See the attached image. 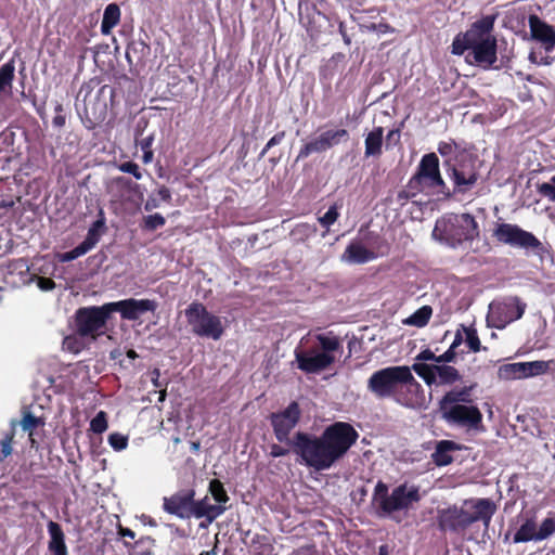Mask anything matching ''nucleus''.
<instances>
[{"label":"nucleus","mask_w":555,"mask_h":555,"mask_svg":"<svg viewBox=\"0 0 555 555\" xmlns=\"http://www.w3.org/2000/svg\"><path fill=\"white\" fill-rule=\"evenodd\" d=\"M366 28L369 30L376 31L378 34H387V33L393 31L388 25L382 24V23H379V24L372 23V24L367 25Z\"/></svg>","instance_id":"nucleus-53"},{"label":"nucleus","mask_w":555,"mask_h":555,"mask_svg":"<svg viewBox=\"0 0 555 555\" xmlns=\"http://www.w3.org/2000/svg\"><path fill=\"white\" fill-rule=\"evenodd\" d=\"M349 133L346 129H328L321 132L310 142L306 143L298 153L299 158H307L309 155L313 153H322L325 152L333 146L339 144L343 140H347Z\"/></svg>","instance_id":"nucleus-16"},{"label":"nucleus","mask_w":555,"mask_h":555,"mask_svg":"<svg viewBox=\"0 0 555 555\" xmlns=\"http://www.w3.org/2000/svg\"><path fill=\"white\" fill-rule=\"evenodd\" d=\"M413 371L431 386L433 384H453L460 379L459 371L447 364L414 363Z\"/></svg>","instance_id":"nucleus-15"},{"label":"nucleus","mask_w":555,"mask_h":555,"mask_svg":"<svg viewBox=\"0 0 555 555\" xmlns=\"http://www.w3.org/2000/svg\"><path fill=\"white\" fill-rule=\"evenodd\" d=\"M410 376V367L389 366L376 371L367 382V388L379 398L390 397L400 390L404 378Z\"/></svg>","instance_id":"nucleus-10"},{"label":"nucleus","mask_w":555,"mask_h":555,"mask_svg":"<svg viewBox=\"0 0 555 555\" xmlns=\"http://www.w3.org/2000/svg\"><path fill=\"white\" fill-rule=\"evenodd\" d=\"M34 279L35 276L29 273V264L24 258L13 260L7 267L4 280L13 287L29 284Z\"/></svg>","instance_id":"nucleus-24"},{"label":"nucleus","mask_w":555,"mask_h":555,"mask_svg":"<svg viewBox=\"0 0 555 555\" xmlns=\"http://www.w3.org/2000/svg\"><path fill=\"white\" fill-rule=\"evenodd\" d=\"M415 360V363H425L427 361H433L435 362L434 364H437V356L430 349H425L421 351L416 356Z\"/></svg>","instance_id":"nucleus-47"},{"label":"nucleus","mask_w":555,"mask_h":555,"mask_svg":"<svg viewBox=\"0 0 555 555\" xmlns=\"http://www.w3.org/2000/svg\"><path fill=\"white\" fill-rule=\"evenodd\" d=\"M496 511L490 499L465 500L461 506H451L439 511L438 524L444 531L463 532L472 524L482 521L487 528Z\"/></svg>","instance_id":"nucleus-3"},{"label":"nucleus","mask_w":555,"mask_h":555,"mask_svg":"<svg viewBox=\"0 0 555 555\" xmlns=\"http://www.w3.org/2000/svg\"><path fill=\"white\" fill-rule=\"evenodd\" d=\"M465 343L473 352H478L481 349V344L477 335V331L473 327H463Z\"/></svg>","instance_id":"nucleus-37"},{"label":"nucleus","mask_w":555,"mask_h":555,"mask_svg":"<svg viewBox=\"0 0 555 555\" xmlns=\"http://www.w3.org/2000/svg\"><path fill=\"white\" fill-rule=\"evenodd\" d=\"M462 341H465V336L463 334V328L462 330H459L455 334V337H454V340L453 343L451 344L450 348L455 350V348L457 346H460L462 344Z\"/></svg>","instance_id":"nucleus-57"},{"label":"nucleus","mask_w":555,"mask_h":555,"mask_svg":"<svg viewBox=\"0 0 555 555\" xmlns=\"http://www.w3.org/2000/svg\"><path fill=\"white\" fill-rule=\"evenodd\" d=\"M300 416V410L296 402H292L283 412L272 415V425L276 439L285 441L291 430L296 426Z\"/></svg>","instance_id":"nucleus-20"},{"label":"nucleus","mask_w":555,"mask_h":555,"mask_svg":"<svg viewBox=\"0 0 555 555\" xmlns=\"http://www.w3.org/2000/svg\"><path fill=\"white\" fill-rule=\"evenodd\" d=\"M383 135L382 127H376L370 131L365 137V157H378L383 151Z\"/></svg>","instance_id":"nucleus-30"},{"label":"nucleus","mask_w":555,"mask_h":555,"mask_svg":"<svg viewBox=\"0 0 555 555\" xmlns=\"http://www.w3.org/2000/svg\"><path fill=\"white\" fill-rule=\"evenodd\" d=\"M315 338L318 345L310 348L305 347L308 338H301L299 346L294 351L298 369L308 374L326 370L335 362V353L341 349V343L337 336L319 334Z\"/></svg>","instance_id":"nucleus-4"},{"label":"nucleus","mask_w":555,"mask_h":555,"mask_svg":"<svg viewBox=\"0 0 555 555\" xmlns=\"http://www.w3.org/2000/svg\"><path fill=\"white\" fill-rule=\"evenodd\" d=\"M90 429L95 434H102L107 429L106 413L100 411L90 423Z\"/></svg>","instance_id":"nucleus-40"},{"label":"nucleus","mask_w":555,"mask_h":555,"mask_svg":"<svg viewBox=\"0 0 555 555\" xmlns=\"http://www.w3.org/2000/svg\"><path fill=\"white\" fill-rule=\"evenodd\" d=\"M159 376H160V371L158 369L153 370V372H152V382H153L155 387H159L160 386V384L158 382Z\"/></svg>","instance_id":"nucleus-62"},{"label":"nucleus","mask_w":555,"mask_h":555,"mask_svg":"<svg viewBox=\"0 0 555 555\" xmlns=\"http://www.w3.org/2000/svg\"><path fill=\"white\" fill-rule=\"evenodd\" d=\"M433 237L452 248L479 237V225L469 214H448L436 221Z\"/></svg>","instance_id":"nucleus-5"},{"label":"nucleus","mask_w":555,"mask_h":555,"mask_svg":"<svg viewBox=\"0 0 555 555\" xmlns=\"http://www.w3.org/2000/svg\"><path fill=\"white\" fill-rule=\"evenodd\" d=\"M108 444L115 451H122L128 447V437L119 433H112L108 436Z\"/></svg>","instance_id":"nucleus-42"},{"label":"nucleus","mask_w":555,"mask_h":555,"mask_svg":"<svg viewBox=\"0 0 555 555\" xmlns=\"http://www.w3.org/2000/svg\"><path fill=\"white\" fill-rule=\"evenodd\" d=\"M157 207H159V199L154 196L149 197L144 205L146 211H151Z\"/></svg>","instance_id":"nucleus-56"},{"label":"nucleus","mask_w":555,"mask_h":555,"mask_svg":"<svg viewBox=\"0 0 555 555\" xmlns=\"http://www.w3.org/2000/svg\"><path fill=\"white\" fill-rule=\"evenodd\" d=\"M453 449L451 441L442 440L437 444L436 451L433 453L434 462L439 466L448 465L452 462L450 451Z\"/></svg>","instance_id":"nucleus-33"},{"label":"nucleus","mask_w":555,"mask_h":555,"mask_svg":"<svg viewBox=\"0 0 555 555\" xmlns=\"http://www.w3.org/2000/svg\"><path fill=\"white\" fill-rule=\"evenodd\" d=\"M111 310L105 304L102 307L81 308L76 313L77 331L82 336L95 337L104 327Z\"/></svg>","instance_id":"nucleus-14"},{"label":"nucleus","mask_w":555,"mask_h":555,"mask_svg":"<svg viewBox=\"0 0 555 555\" xmlns=\"http://www.w3.org/2000/svg\"><path fill=\"white\" fill-rule=\"evenodd\" d=\"M184 315L192 333L197 336L218 340L224 332L221 318L210 313L201 302H192Z\"/></svg>","instance_id":"nucleus-8"},{"label":"nucleus","mask_w":555,"mask_h":555,"mask_svg":"<svg viewBox=\"0 0 555 555\" xmlns=\"http://www.w3.org/2000/svg\"><path fill=\"white\" fill-rule=\"evenodd\" d=\"M492 236L496 242L511 247L543 251V244L531 233L519 225L507 222L495 223Z\"/></svg>","instance_id":"nucleus-11"},{"label":"nucleus","mask_w":555,"mask_h":555,"mask_svg":"<svg viewBox=\"0 0 555 555\" xmlns=\"http://www.w3.org/2000/svg\"><path fill=\"white\" fill-rule=\"evenodd\" d=\"M118 533L124 538L134 539L135 533L129 528L119 527Z\"/></svg>","instance_id":"nucleus-59"},{"label":"nucleus","mask_w":555,"mask_h":555,"mask_svg":"<svg viewBox=\"0 0 555 555\" xmlns=\"http://www.w3.org/2000/svg\"><path fill=\"white\" fill-rule=\"evenodd\" d=\"M37 285L44 292L51 291L55 287L54 281L49 278H37Z\"/></svg>","instance_id":"nucleus-49"},{"label":"nucleus","mask_w":555,"mask_h":555,"mask_svg":"<svg viewBox=\"0 0 555 555\" xmlns=\"http://www.w3.org/2000/svg\"><path fill=\"white\" fill-rule=\"evenodd\" d=\"M107 307L113 311L120 312L121 317L127 320H137L141 314L147 311H154L156 304L150 299H125L116 302L107 304Z\"/></svg>","instance_id":"nucleus-21"},{"label":"nucleus","mask_w":555,"mask_h":555,"mask_svg":"<svg viewBox=\"0 0 555 555\" xmlns=\"http://www.w3.org/2000/svg\"><path fill=\"white\" fill-rule=\"evenodd\" d=\"M38 424H39V418L34 416L30 413L24 414V416L21 421V426H22L23 430L29 431V436H31V430L34 428H36L38 426Z\"/></svg>","instance_id":"nucleus-46"},{"label":"nucleus","mask_w":555,"mask_h":555,"mask_svg":"<svg viewBox=\"0 0 555 555\" xmlns=\"http://www.w3.org/2000/svg\"><path fill=\"white\" fill-rule=\"evenodd\" d=\"M120 21V9L116 3H109L103 14L101 31L103 35H109L112 29Z\"/></svg>","instance_id":"nucleus-32"},{"label":"nucleus","mask_w":555,"mask_h":555,"mask_svg":"<svg viewBox=\"0 0 555 555\" xmlns=\"http://www.w3.org/2000/svg\"><path fill=\"white\" fill-rule=\"evenodd\" d=\"M378 555H389L388 546L387 545H380L378 548Z\"/></svg>","instance_id":"nucleus-64"},{"label":"nucleus","mask_w":555,"mask_h":555,"mask_svg":"<svg viewBox=\"0 0 555 555\" xmlns=\"http://www.w3.org/2000/svg\"><path fill=\"white\" fill-rule=\"evenodd\" d=\"M373 500L386 514L408 509L421 500L420 489L414 485L403 483L388 493L387 486L379 481L375 486Z\"/></svg>","instance_id":"nucleus-7"},{"label":"nucleus","mask_w":555,"mask_h":555,"mask_svg":"<svg viewBox=\"0 0 555 555\" xmlns=\"http://www.w3.org/2000/svg\"><path fill=\"white\" fill-rule=\"evenodd\" d=\"M555 532V520L545 518L540 526L533 518L526 519L514 535V542L542 541Z\"/></svg>","instance_id":"nucleus-18"},{"label":"nucleus","mask_w":555,"mask_h":555,"mask_svg":"<svg viewBox=\"0 0 555 555\" xmlns=\"http://www.w3.org/2000/svg\"><path fill=\"white\" fill-rule=\"evenodd\" d=\"M442 417L449 423L476 428L481 423L482 414L476 405L468 403L449 408Z\"/></svg>","instance_id":"nucleus-19"},{"label":"nucleus","mask_w":555,"mask_h":555,"mask_svg":"<svg viewBox=\"0 0 555 555\" xmlns=\"http://www.w3.org/2000/svg\"><path fill=\"white\" fill-rule=\"evenodd\" d=\"M455 358V351L449 348L441 356H437V364H446L452 362Z\"/></svg>","instance_id":"nucleus-51"},{"label":"nucleus","mask_w":555,"mask_h":555,"mask_svg":"<svg viewBox=\"0 0 555 555\" xmlns=\"http://www.w3.org/2000/svg\"><path fill=\"white\" fill-rule=\"evenodd\" d=\"M338 217L339 212L337 206L333 205L323 216L318 218V221L323 228H325L326 232H328L330 228L337 221Z\"/></svg>","instance_id":"nucleus-38"},{"label":"nucleus","mask_w":555,"mask_h":555,"mask_svg":"<svg viewBox=\"0 0 555 555\" xmlns=\"http://www.w3.org/2000/svg\"><path fill=\"white\" fill-rule=\"evenodd\" d=\"M288 453V451L286 449H284L283 447H280L278 444H273L271 447V450H270V454L271 456L273 457H280V456H284Z\"/></svg>","instance_id":"nucleus-55"},{"label":"nucleus","mask_w":555,"mask_h":555,"mask_svg":"<svg viewBox=\"0 0 555 555\" xmlns=\"http://www.w3.org/2000/svg\"><path fill=\"white\" fill-rule=\"evenodd\" d=\"M455 145L451 142H441L438 146V152L444 156L449 157L454 153Z\"/></svg>","instance_id":"nucleus-48"},{"label":"nucleus","mask_w":555,"mask_h":555,"mask_svg":"<svg viewBox=\"0 0 555 555\" xmlns=\"http://www.w3.org/2000/svg\"><path fill=\"white\" fill-rule=\"evenodd\" d=\"M411 370L413 369L410 367V371ZM397 401L411 409H424L429 402L423 387L411 372L410 376L402 380L400 390L397 392Z\"/></svg>","instance_id":"nucleus-17"},{"label":"nucleus","mask_w":555,"mask_h":555,"mask_svg":"<svg viewBox=\"0 0 555 555\" xmlns=\"http://www.w3.org/2000/svg\"><path fill=\"white\" fill-rule=\"evenodd\" d=\"M157 198L159 199V202H169L171 199V194H170V191L169 189H167L166 186H162L158 191H157Z\"/></svg>","instance_id":"nucleus-54"},{"label":"nucleus","mask_w":555,"mask_h":555,"mask_svg":"<svg viewBox=\"0 0 555 555\" xmlns=\"http://www.w3.org/2000/svg\"><path fill=\"white\" fill-rule=\"evenodd\" d=\"M431 314H433L431 307L423 306L422 308L416 310L413 314H411L409 318H406L403 321V324L416 326V327H423L428 323Z\"/></svg>","instance_id":"nucleus-34"},{"label":"nucleus","mask_w":555,"mask_h":555,"mask_svg":"<svg viewBox=\"0 0 555 555\" xmlns=\"http://www.w3.org/2000/svg\"><path fill=\"white\" fill-rule=\"evenodd\" d=\"M297 231H301L304 233H307V234H311V233H314L317 231V229L308 223H304V224H300L297 227L296 229Z\"/></svg>","instance_id":"nucleus-60"},{"label":"nucleus","mask_w":555,"mask_h":555,"mask_svg":"<svg viewBox=\"0 0 555 555\" xmlns=\"http://www.w3.org/2000/svg\"><path fill=\"white\" fill-rule=\"evenodd\" d=\"M106 230V220L103 209L99 210V218L95 220L88 230L87 236L82 244L88 250H91L100 241L101 236Z\"/></svg>","instance_id":"nucleus-29"},{"label":"nucleus","mask_w":555,"mask_h":555,"mask_svg":"<svg viewBox=\"0 0 555 555\" xmlns=\"http://www.w3.org/2000/svg\"><path fill=\"white\" fill-rule=\"evenodd\" d=\"M446 165L449 168V177L454 184L455 193L469 191L479 178L477 159L472 155L462 153L454 160L448 158Z\"/></svg>","instance_id":"nucleus-9"},{"label":"nucleus","mask_w":555,"mask_h":555,"mask_svg":"<svg viewBox=\"0 0 555 555\" xmlns=\"http://www.w3.org/2000/svg\"><path fill=\"white\" fill-rule=\"evenodd\" d=\"M119 170L132 175L137 180L142 179V172L138 164L126 162L119 165Z\"/></svg>","instance_id":"nucleus-45"},{"label":"nucleus","mask_w":555,"mask_h":555,"mask_svg":"<svg viewBox=\"0 0 555 555\" xmlns=\"http://www.w3.org/2000/svg\"><path fill=\"white\" fill-rule=\"evenodd\" d=\"M83 347L82 341L77 336H67L63 340V349L73 353H78Z\"/></svg>","instance_id":"nucleus-43"},{"label":"nucleus","mask_w":555,"mask_h":555,"mask_svg":"<svg viewBox=\"0 0 555 555\" xmlns=\"http://www.w3.org/2000/svg\"><path fill=\"white\" fill-rule=\"evenodd\" d=\"M153 159V152L152 151H143V162L145 164L151 163Z\"/></svg>","instance_id":"nucleus-63"},{"label":"nucleus","mask_w":555,"mask_h":555,"mask_svg":"<svg viewBox=\"0 0 555 555\" xmlns=\"http://www.w3.org/2000/svg\"><path fill=\"white\" fill-rule=\"evenodd\" d=\"M144 228L147 230H156L165 224V218L159 214L144 217Z\"/></svg>","instance_id":"nucleus-44"},{"label":"nucleus","mask_w":555,"mask_h":555,"mask_svg":"<svg viewBox=\"0 0 555 555\" xmlns=\"http://www.w3.org/2000/svg\"><path fill=\"white\" fill-rule=\"evenodd\" d=\"M495 15H487L475 22L464 34L454 38L452 53L462 55L465 51L466 61L483 68L496 61V40L492 35Z\"/></svg>","instance_id":"nucleus-2"},{"label":"nucleus","mask_w":555,"mask_h":555,"mask_svg":"<svg viewBox=\"0 0 555 555\" xmlns=\"http://www.w3.org/2000/svg\"><path fill=\"white\" fill-rule=\"evenodd\" d=\"M12 453V437L5 438L1 442V460L8 457Z\"/></svg>","instance_id":"nucleus-52"},{"label":"nucleus","mask_w":555,"mask_h":555,"mask_svg":"<svg viewBox=\"0 0 555 555\" xmlns=\"http://www.w3.org/2000/svg\"><path fill=\"white\" fill-rule=\"evenodd\" d=\"M358 434L347 423L338 422L327 427L320 437L298 433L293 441L299 463L315 470L333 466L357 441Z\"/></svg>","instance_id":"nucleus-1"},{"label":"nucleus","mask_w":555,"mask_h":555,"mask_svg":"<svg viewBox=\"0 0 555 555\" xmlns=\"http://www.w3.org/2000/svg\"><path fill=\"white\" fill-rule=\"evenodd\" d=\"M52 122H53V125H54L55 127L61 128V127H63V126L65 125V117H64L63 115L59 114V115H56V116L53 118V121H52Z\"/></svg>","instance_id":"nucleus-61"},{"label":"nucleus","mask_w":555,"mask_h":555,"mask_svg":"<svg viewBox=\"0 0 555 555\" xmlns=\"http://www.w3.org/2000/svg\"><path fill=\"white\" fill-rule=\"evenodd\" d=\"M375 258V254L360 243H350L344 254L341 261L347 263H365Z\"/></svg>","instance_id":"nucleus-25"},{"label":"nucleus","mask_w":555,"mask_h":555,"mask_svg":"<svg viewBox=\"0 0 555 555\" xmlns=\"http://www.w3.org/2000/svg\"><path fill=\"white\" fill-rule=\"evenodd\" d=\"M193 490L180 491L170 498L164 499V509L182 519L193 517Z\"/></svg>","instance_id":"nucleus-22"},{"label":"nucleus","mask_w":555,"mask_h":555,"mask_svg":"<svg viewBox=\"0 0 555 555\" xmlns=\"http://www.w3.org/2000/svg\"><path fill=\"white\" fill-rule=\"evenodd\" d=\"M209 491H210L214 500L217 503H219L218 505H221V504L228 502L229 496H228L222 483L218 479H214L210 481Z\"/></svg>","instance_id":"nucleus-36"},{"label":"nucleus","mask_w":555,"mask_h":555,"mask_svg":"<svg viewBox=\"0 0 555 555\" xmlns=\"http://www.w3.org/2000/svg\"><path fill=\"white\" fill-rule=\"evenodd\" d=\"M470 396V388L464 387L460 389H453L444 395V397L440 401V411L441 414L448 412V409L451 406H460L463 404H468Z\"/></svg>","instance_id":"nucleus-28"},{"label":"nucleus","mask_w":555,"mask_h":555,"mask_svg":"<svg viewBox=\"0 0 555 555\" xmlns=\"http://www.w3.org/2000/svg\"><path fill=\"white\" fill-rule=\"evenodd\" d=\"M538 192L551 202H555V176L548 181L538 184Z\"/></svg>","instance_id":"nucleus-39"},{"label":"nucleus","mask_w":555,"mask_h":555,"mask_svg":"<svg viewBox=\"0 0 555 555\" xmlns=\"http://www.w3.org/2000/svg\"><path fill=\"white\" fill-rule=\"evenodd\" d=\"M224 507L222 505L211 504L208 496L199 501L193 500V517L194 518H208L209 521H212L218 516H220L224 512Z\"/></svg>","instance_id":"nucleus-26"},{"label":"nucleus","mask_w":555,"mask_h":555,"mask_svg":"<svg viewBox=\"0 0 555 555\" xmlns=\"http://www.w3.org/2000/svg\"><path fill=\"white\" fill-rule=\"evenodd\" d=\"M14 73L15 64L13 60L9 61L0 67V92H3L12 87Z\"/></svg>","instance_id":"nucleus-35"},{"label":"nucleus","mask_w":555,"mask_h":555,"mask_svg":"<svg viewBox=\"0 0 555 555\" xmlns=\"http://www.w3.org/2000/svg\"><path fill=\"white\" fill-rule=\"evenodd\" d=\"M526 305L517 298H509L504 301L490 304L488 312V322L496 327L504 328L513 321L520 319L525 312Z\"/></svg>","instance_id":"nucleus-12"},{"label":"nucleus","mask_w":555,"mask_h":555,"mask_svg":"<svg viewBox=\"0 0 555 555\" xmlns=\"http://www.w3.org/2000/svg\"><path fill=\"white\" fill-rule=\"evenodd\" d=\"M48 532L50 535L49 551L54 555H67L65 537L61 526L55 521H49Z\"/></svg>","instance_id":"nucleus-27"},{"label":"nucleus","mask_w":555,"mask_h":555,"mask_svg":"<svg viewBox=\"0 0 555 555\" xmlns=\"http://www.w3.org/2000/svg\"><path fill=\"white\" fill-rule=\"evenodd\" d=\"M89 250L87 249V247L80 243L78 246H76L74 249H72L70 251H67V253H63V254H60L57 256V259L61 261V262H68V261H72L74 259H77L81 256H83L85 254H87Z\"/></svg>","instance_id":"nucleus-41"},{"label":"nucleus","mask_w":555,"mask_h":555,"mask_svg":"<svg viewBox=\"0 0 555 555\" xmlns=\"http://www.w3.org/2000/svg\"><path fill=\"white\" fill-rule=\"evenodd\" d=\"M284 139V132H279L276 133L275 135H273L269 141L268 143L266 144L264 149L262 150V155H264L271 147H273L274 145H278L282 142V140Z\"/></svg>","instance_id":"nucleus-50"},{"label":"nucleus","mask_w":555,"mask_h":555,"mask_svg":"<svg viewBox=\"0 0 555 555\" xmlns=\"http://www.w3.org/2000/svg\"><path fill=\"white\" fill-rule=\"evenodd\" d=\"M138 185L125 177H117L111 183V191L117 192L114 197L118 201L130 199L129 193L134 191Z\"/></svg>","instance_id":"nucleus-31"},{"label":"nucleus","mask_w":555,"mask_h":555,"mask_svg":"<svg viewBox=\"0 0 555 555\" xmlns=\"http://www.w3.org/2000/svg\"><path fill=\"white\" fill-rule=\"evenodd\" d=\"M412 195L424 193L443 199L450 196V192L439 171V159L435 153L422 157L416 173L409 182Z\"/></svg>","instance_id":"nucleus-6"},{"label":"nucleus","mask_w":555,"mask_h":555,"mask_svg":"<svg viewBox=\"0 0 555 555\" xmlns=\"http://www.w3.org/2000/svg\"><path fill=\"white\" fill-rule=\"evenodd\" d=\"M552 363H554L553 360H538L530 362H515L503 364L498 369V378L501 380H514L535 377L539 375L546 374Z\"/></svg>","instance_id":"nucleus-13"},{"label":"nucleus","mask_w":555,"mask_h":555,"mask_svg":"<svg viewBox=\"0 0 555 555\" xmlns=\"http://www.w3.org/2000/svg\"><path fill=\"white\" fill-rule=\"evenodd\" d=\"M529 28L531 38L541 43L546 52H551L555 48V30L552 26L537 15H530Z\"/></svg>","instance_id":"nucleus-23"},{"label":"nucleus","mask_w":555,"mask_h":555,"mask_svg":"<svg viewBox=\"0 0 555 555\" xmlns=\"http://www.w3.org/2000/svg\"><path fill=\"white\" fill-rule=\"evenodd\" d=\"M153 140H154V139H153V137H152V135H149V137H146V138L142 139V140L140 141V143H139V144H140L141 150H142V151H152V150H151V147H152Z\"/></svg>","instance_id":"nucleus-58"}]
</instances>
